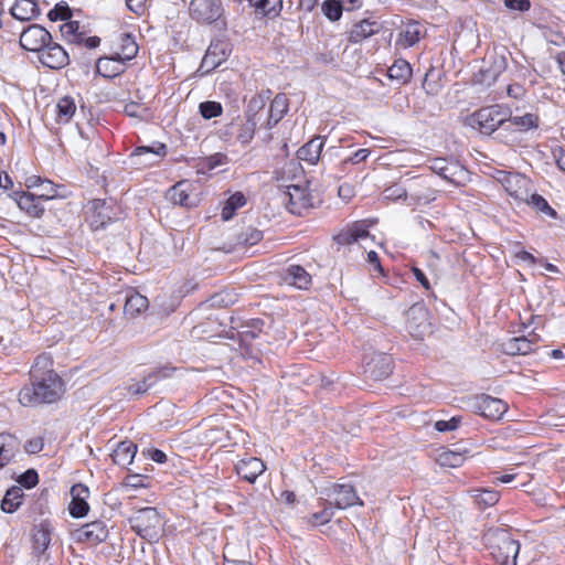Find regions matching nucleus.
<instances>
[{
	"label": "nucleus",
	"instance_id": "obj_1",
	"mask_svg": "<svg viewBox=\"0 0 565 565\" xmlns=\"http://www.w3.org/2000/svg\"><path fill=\"white\" fill-rule=\"evenodd\" d=\"M53 355L42 352L35 356L29 370V382L18 392L23 407H38L61 402L66 394V383L54 367Z\"/></svg>",
	"mask_w": 565,
	"mask_h": 565
},
{
	"label": "nucleus",
	"instance_id": "obj_2",
	"mask_svg": "<svg viewBox=\"0 0 565 565\" xmlns=\"http://www.w3.org/2000/svg\"><path fill=\"white\" fill-rule=\"evenodd\" d=\"M20 46L38 55L39 62L51 70H62L70 64V55L52 34L40 24H30L19 36Z\"/></svg>",
	"mask_w": 565,
	"mask_h": 565
},
{
	"label": "nucleus",
	"instance_id": "obj_3",
	"mask_svg": "<svg viewBox=\"0 0 565 565\" xmlns=\"http://www.w3.org/2000/svg\"><path fill=\"white\" fill-rule=\"evenodd\" d=\"M508 113L499 104L489 105L475 110L466 119V124L482 135L490 136L498 128L505 127Z\"/></svg>",
	"mask_w": 565,
	"mask_h": 565
},
{
	"label": "nucleus",
	"instance_id": "obj_4",
	"mask_svg": "<svg viewBox=\"0 0 565 565\" xmlns=\"http://www.w3.org/2000/svg\"><path fill=\"white\" fill-rule=\"evenodd\" d=\"M488 548L493 559L500 565H515L520 552L519 541L504 531L490 534L487 537Z\"/></svg>",
	"mask_w": 565,
	"mask_h": 565
},
{
	"label": "nucleus",
	"instance_id": "obj_5",
	"mask_svg": "<svg viewBox=\"0 0 565 565\" xmlns=\"http://www.w3.org/2000/svg\"><path fill=\"white\" fill-rule=\"evenodd\" d=\"M129 523L137 535L150 541L159 536L162 518L156 508H143L129 519Z\"/></svg>",
	"mask_w": 565,
	"mask_h": 565
},
{
	"label": "nucleus",
	"instance_id": "obj_6",
	"mask_svg": "<svg viewBox=\"0 0 565 565\" xmlns=\"http://www.w3.org/2000/svg\"><path fill=\"white\" fill-rule=\"evenodd\" d=\"M495 180L507 194L516 203H524L531 193V180L516 172L498 171Z\"/></svg>",
	"mask_w": 565,
	"mask_h": 565
},
{
	"label": "nucleus",
	"instance_id": "obj_7",
	"mask_svg": "<svg viewBox=\"0 0 565 565\" xmlns=\"http://www.w3.org/2000/svg\"><path fill=\"white\" fill-rule=\"evenodd\" d=\"M115 220H117V212L114 203L102 199L89 202L86 210V222L92 231L105 230Z\"/></svg>",
	"mask_w": 565,
	"mask_h": 565
},
{
	"label": "nucleus",
	"instance_id": "obj_8",
	"mask_svg": "<svg viewBox=\"0 0 565 565\" xmlns=\"http://www.w3.org/2000/svg\"><path fill=\"white\" fill-rule=\"evenodd\" d=\"M323 493L329 504L339 510H345L353 505L362 507L364 504L363 500L358 495L355 488L350 483H331L324 488Z\"/></svg>",
	"mask_w": 565,
	"mask_h": 565
},
{
	"label": "nucleus",
	"instance_id": "obj_9",
	"mask_svg": "<svg viewBox=\"0 0 565 565\" xmlns=\"http://www.w3.org/2000/svg\"><path fill=\"white\" fill-rule=\"evenodd\" d=\"M541 341V335L532 330L526 335L523 334L503 340L500 343V349L504 354L512 356L527 355L539 350Z\"/></svg>",
	"mask_w": 565,
	"mask_h": 565
},
{
	"label": "nucleus",
	"instance_id": "obj_10",
	"mask_svg": "<svg viewBox=\"0 0 565 565\" xmlns=\"http://www.w3.org/2000/svg\"><path fill=\"white\" fill-rule=\"evenodd\" d=\"M189 12L196 22L211 24L222 18L224 9L221 0H191Z\"/></svg>",
	"mask_w": 565,
	"mask_h": 565
},
{
	"label": "nucleus",
	"instance_id": "obj_11",
	"mask_svg": "<svg viewBox=\"0 0 565 565\" xmlns=\"http://www.w3.org/2000/svg\"><path fill=\"white\" fill-rule=\"evenodd\" d=\"M282 202L288 211L295 215H303L312 207V196L309 191L300 185H288L282 193Z\"/></svg>",
	"mask_w": 565,
	"mask_h": 565
},
{
	"label": "nucleus",
	"instance_id": "obj_12",
	"mask_svg": "<svg viewBox=\"0 0 565 565\" xmlns=\"http://www.w3.org/2000/svg\"><path fill=\"white\" fill-rule=\"evenodd\" d=\"M473 407L477 414L491 420H500L509 408L503 399L487 394L477 396Z\"/></svg>",
	"mask_w": 565,
	"mask_h": 565
},
{
	"label": "nucleus",
	"instance_id": "obj_13",
	"mask_svg": "<svg viewBox=\"0 0 565 565\" xmlns=\"http://www.w3.org/2000/svg\"><path fill=\"white\" fill-rule=\"evenodd\" d=\"M281 284L299 290H309L312 287V276L305 267L298 264H290L279 271Z\"/></svg>",
	"mask_w": 565,
	"mask_h": 565
},
{
	"label": "nucleus",
	"instance_id": "obj_14",
	"mask_svg": "<svg viewBox=\"0 0 565 565\" xmlns=\"http://www.w3.org/2000/svg\"><path fill=\"white\" fill-rule=\"evenodd\" d=\"M236 475L248 483H255L257 478L266 471V463L258 457L245 456L234 466Z\"/></svg>",
	"mask_w": 565,
	"mask_h": 565
},
{
	"label": "nucleus",
	"instance_id": "obj_15",
	"mask_svg": "<svg viewBox=\"0 0 565 565\" xmlns=\"http://www.w3.org/2000/svg\"><path fill=\"white\" fill-rule=\"evenodd\" d=\"M429 169L444 180L460 185L465 169L457 161H448L443 158H435L429 161Z\"/></svg>",
	"mask_w": 565,
	"mask_h": 565
},
{
	"label": "nucleus",
	"instance_id": "obj_16",
	"mask_svg": "<svg viewBox=\"0 0 565 565\" xmlns=\"http://www.w3.org/2000/svg\"><path fill=\"white\" fill-rule=\"evenodd\" d=\"M108 537V529L104 521L96 520L82 525L76 532L77 542L88 544L90 546L98 545Z\"/></svg>",
	"mask_w": 565,
	"mask_h": 565
},
{
	"label": "nucleus",
	"instance_id": "obj_17",
	"mask_svg": "<svg viewBox=\"0 0 565 565\" xmlns=\"http://www.w3.org/2000/svg\"><path fill=\"white\" fill-rule=\"evenodd\" d=\"M72 500L68 505V512L71 516L75 519L84 518L89 512V504L87 502L89 498V489L83 483H76L71 488Z\"/></svg>",
	"mask_w": 565,
	"mask_h": 565
},
{
	"label": "nucleus",
	"instance_id": "obj_18",
	"mask_svg": "<svg viewBox=\"0 0 565 565\" xmlns=\"http://www.w3.org/2000/svg\"><path fill=\"white\" fill-rule=\"evenodd\" d=\"M127 70V63L113 53L108 56H100L96 61V73L107 79H113Z\"/></svg>",
	"mask_w": 565,
	"mask_h": 565
},
{
	"label": "nucleus",
	"instance_id": "obj_19",
	"mask_svg": "<svg viewBox=\"0 0 565 565\" xmlns=\"http://www.w3.org/2000/svg\"><path fill=\"white\" fill-rule=\"evenodd\" d=\"M393 359L386 353H374L366 363L365 373L373 380H382L387 377L393 371Z\"/></svg>",
	"mask_w": 565,
	"mask_h": 565
},
{
	"label": "nucleus",
	"instance_id": "obj_20",
	"mask_svg": "<svg viewBox=\"0 0 565 565\" xmlns=\"http://www.w3.org/2000/svg\"><path fill=\"white\" fill-rule=\"evenodd\" d=\"M15 202L21 211L33 218H41L44 215L45 209L38 199L30 191H19L14 193Z\"/></svg>",
	"mask_w": 565,
	"mask_h": 565
},
{
	"label": "nucleus",
	"instance_id": "obj_21",
	"mask_svg": "<svg viewBox=\"0 0 565 565\" xmlns=\"http://www.w3.org/2000/svg\"><path fill=\"white\" fill-rule=\"evenodd\" d=\"M138 51L139 46L135 38L129 33H120L113 43V54L126 63L135 58Z\"/></svg>",
	"mask_w": 565,
	"mask_h": 565
},
{
	"label": "nucleus",
	"instance_id": "obj_22",
	"mask_svg": "<svg viewBox=\"0 0 565 565\" xmlns=\"http://www.w3.org/2000/svg\"><path fill=\"white\" fill-rule=\"evenodd\" d=\"M380 24L369 19L361 20L352 25L348 32V42L359 44L370 36L380 32Z\"/></svg>",
	"mask_w": 565,
	"mask_h": 565
},
{
	"label": "nucleus",
	"instance_id": "obj_23",
	"mask_svg": "<svg viewBox=\"0 0 565 565\" xmlns=\"http://www.w3.org/2000/svg\"><path fill=\"white\" fill-rule=\"evenodd\" d=\"M192 184L188 180H182L172 185L166 193V200L173 205L190 207L192 205L190 193Z\"/></svg>",
	"mask_w": 565,
	"mask_h": 565
},
{
	"label": "nucleus",
	"instance_id": "obj_24",
	"mask_svg": "<svg viewBox=\"0 0 565 565\" xmlns=\"http://www.w3.org/2000/svg\"><path fill=\"white\" fill-rule=\"evenodd\" d=\"M469 457L471 456L468 449L457 451L441 448L436 454L435 461L443 468H458L461 467Z\"/></svg>",
	"mask_w": 565,
	"mask_h": 565
},
{
	"label": "nucleus",
	"instance_id": "obj_25",
	"mask_svg": "<svg viewBox=\"0 0 565 565\" xmlns=\"http://www.w3.org/2000/svg\"><path fill=\"white\" fill-rule=\"evenodd\" d=\"M289 100L284 93H278L271 100L269 106V114L266 121V128L271 129L275 127L288 113Z\"/></svg>",
	"mask_w": 565,
	"mask_h": 565
},
{
	"label": "nucleus",
	"instance_id": "obj_26",
	"mask_svg": "<svg viewBox=\"0 0 565 565\" xmlns=\"http://www.w3.org/2000/svg\"><path fill=\"white\" fill-rule=\"evenodd\" d=\"M149 307L148 298L138 291H131L127 295L124 305V315L128 319H135L143 313Z\"/></svg>",
	"mask_w": 565,
	"mask_h": 565
},
{
	"label": "nucleus",
	"instance_id": "obj_27",
	"mask_svg": "<svg viewBox=\"0 0 565 565\" xmlns=\"http://www.w3.org/2000/svg\"><path fill=\"white\" fill-rule=\"evenodd\" d=\"M10 14L19 21H31L39 17L40 8L35 0H15Z\"/></svg>",
	"mask_w": 565,
	"mask_h": 565
},
{
	"label": "nucleus",
	"instance_id": "obj_28",
	"mask_svg": "<svg viewBox=\"0 0 565 565\" xmlns=\"http://www.w3.org/2000/svg\"><path fill=\"white\" fill-rule=\"evenodd\" d=\"M422 36L423 26L418 22H408L401 30L396 40V45L403 49H408L418 43Z\"/></svg>",
	"mask_w": 565,
	"mask_h": 565
},
{
	"label": "nucleus",
	"instance_id": "obj_29",
	"mask_svg": "<svg viewBox=\"0 0 565 565\" xmlns=\"http://www.w3.org/2000/svg\"><path fill=\"white\" fill-rule=\"evenodd\" d=\"M323 145L324 139L322 137H315L299 148L297 156L302 161L316 164L320 159Z\"/></svg>",
	"mask_w": 565,
	"mask_h": 565
},
{
	"label": "nucleus",
	"instance_id": "obj_30",
	"mask_svg": "<svg viewBox=\"0 0 565 565\" xmlns=\"http://www.w3.org/2000/svg\"><path fill=\"white\" fill-rule=\"evenodd\" d=\"M540 124V117L536 114L526 113L522 116H509L505 124L504 130H512L513 128L518 131H527L536 129Z\"/></svg>",
	"mask_w": 565,
	"mask_h": 565
},
{
	"label": "nucleus",
	"instance_id": "obj_31",
	"mask_svg": "<svg viewBox=\"0 0 565 565\" xmlns=\"http://www.w3.org/2000/svg\"><path fill=\"white\" fill-rule=\"evenodd\" d=\"M137 452V445L131 440L120 441L111 454V459L115 465L125 466L132 462Z\"/></svg>",
	"mask_w": 565,
	"mask_h": 565
},
{
	"label": "nucleus",
	"instance_id": "obj_32",
	"mask_svg": "<svg viewBox=\"0 0 565 565\" xmlns=\"http://www.w3.org/2000/svg\"><path fill=\"white\" fill-rule=\"evenodd\" d=\"M60 31L68 43L82 45L85 40L86 30L79 21L70 20L61 25Z\"/></svg>",
	"mask_w": 565,
	"mask_h": 565
},
{
	"label": "nucleus",
	"instance_id": "obj_33",
	"mask_svg": "<svg viewBox=\"0 0 565 565\" xmlns=\"http://www.w3.org/2000/svg\"><path fill=\"white\" fill-rule=\"evenodd\" d=\"M76 103L72 96H64L56 103L55 121L60 125L68 124L76 113Z\"/></svg>",
	"mask_w": 565,
	"mask_h": 565
},
{
	"label": "nucleus",
	"instance_id": "obj_34",
	"mask_svg": "<svg viewBox=\"0 0 565 565\" xmlns=\"http://www.w3.org/2000/svg\"><path fill=\"white\" fill-rule=\"evenodd\" d=\"M255 11L263 17L276 19L282 10V0H248Z\"/></svg>",
	"mask_w": 565,
	"mask_h": 565
},
{
	"label": "nucleus",
	"instance_id": "obj_35",
	"mask_svg": "<svg viewBox=\"0 0 565 565\" xmlns=\"http://www.w3.org/2000/svg\"><path fill=\"white\" fill-rule=\"evenodd\" d=\"M23 499L24 492L22 488L19 486H12L7 490L1 501V510L6 513H13L21 507Z\"/></svg>",
	"mask_w": 565,
	"mask_h": 565
},
{
	"label": "nucleus",
	"instance_id": "obj_36",
	"mask_svg": "<svg viewBox=\"0 0 565 565\" xmlns=\"http://www.w3.org/2000/svg\"><path fill=\"white\" fill-rule=\"evenodd\" d=\"M413 70L411 64L403 58L396 60L387 70V76L397 81L399 84H406L411 81Z\"/></svg>",
	"mask_w": 565,
	"mask_h": 565
},
{
	"label": "nucleus",
	"instance_id": "obj_37",
	"mask_svg": "<svg viewBox=\"0 0 565 565\" xmlns=\"http://www.w3.org/2000/svg\"><path fill=\"white\" fill-rule=\"evenodd\" d=\"M246 204V198L242 192L232 194L222 206L221 217L223 221L231 220L236 211Z\"/></svg>",
	"mask_w": 565,
	"mask_h": 565
},
{
	"label": "nucleus",
	"instance_id": "obj_38",
	"mask_svg": "<svg viewBox=\"0 0 565 565\" xmlns=\"http://www.w3.org/2000/svg\"><path fill=\"white\" fill-rule=\"evenodd\" d=\"M427 321V311L424 309H412L408 312L407 318V329L408 331L415 335L420 337L424 333L425 322Z\"/></svg>",
	"mask_w": 565,
	"mask_h": 565
},
{
	"label": "nucleus",
	"instance_id": "obj_39",
	"mask_svg": "<svg viewBox=\"0 0 565 565\" xmlns=\"http://www.w3.org/2000/svg\"><path fill=\"white\" fill-rule=\"evenodd\" d=\"M524 204L532 206L536 212L545 216L557 218L556 210L553 209L541 194L530 193L529 199L524 201Z\"/></svg>",
	"mask_w": 565,
	"mask_h": 565
},
{
	"label": "nucleus",
	"instance_id": "obj_40",
	"mask_svg": "<svg viewBox=\"0 0 565 565\" xmlns=\"http://www.w3.org/2000/svg\"><path fill=\"white\" fill-rule=\"evenodd\" d=\"M13 438L8 434H0V469L8 466L14 458Z\"/></svg>",
	"mask_w": 565,
	"mask_h": 565
},
{
	"label": "nucleus",
	"instance_id": "obj_41",
	"mask_svg": "<svg viewBox=\"0 0 565 565\" xmlns=\"http://www.w3.org/2000/svg\"><path fill=\"white\" fill-rule=\"evenodd\" d=\"M475 492L472 497L480 509L493 507L500 500V493L492 489H477Z\"/></svg>",
	"mask_w": 565,
	"mask_h": 565
},
{
	"label": "nucleus",
	"instance_id": "obj_42",
	"mask_svg": "<svg viewBox=\"0 0 565 565\" xmlns=\"http://www.w3.org/2000/svg\"><path fill=\"white\" fill-rule=\"evenodd\" d=\"M33 548L38 553H44L51 543V532L43 525L36 527L32 534Z\"/></svg>",
	"mask_w": 565,
	"mask_h": 565
},
{
	"label": "nucleus",
	"instance_id": "obj_43",
	"mask_svg": "<svg viewBox=\"0 0 565 565\" xmlns=\"http://www.w3.org/2000/svg\"><path fill=\"white\" fill-rule=\"evenodd\" d=\"M255 131L256 120L254 119V116H248L246 122L239 126L236 138L242 145H247L253 140Z\"/></svg>",
	"mask_w": 565,
	"mask_h": 565
},
{
	"label": "nucleus",
	"instance_id": "obj_44",
	"mask_svg": "<svg viewBox=\"0 0 565 565\" xmlns=\"http://www.w3.org/2000/svg\"><path fill=\"white\" fill-rule=\"evenodd\" d=\"M199 113L204 119H212L223 114V106L215 100L202 102L199 105Z\"/></svg>",
	"mask_w": 565,
	"mask_h": 565
},
{
	"label": "nucleus",
	"instance_id": "obj_45",
	"mask_svg": "<svg viewBox=\"0 0 565 565\" xmlns=\"http://www.w3.org/2000/svg\"><path fill=\"white\" fill-rule=\"evenodd\" d=\"M334 512L331 508L326 505V501H323V508L319 512L312 513L310 516H308L307 522L311 526H320L329 523L331 519L333 518Z\"/></svg>",
	"mask_w": 565,
	"mask_h": 565
},
{
	"label": "nucleus",
	"instance_id": "obj_46",
	"mask_svg": "<svg viewBox=\"0 0 565 565\" xmlns=\"http://www.w3.org/2000/svg\"><path fill=\"white\" fill-rule=\"evenodd\" d=\"M263 239V232L256 227H247L238 235V243L244 246H254Z\"/></svg>",
	"mask_w": 565,
	"mask_h": 565
},
{
	"label": "nucleus",
	"instance_id": "obj_47",
	"mask_svg": "<svg viewBox=\"0 0 565 565\" xmlns=\"http://www.w3.org/2000/svg\"><path fill=\"white\" fill-rule=\"evenodd\" d=\"M324 15L331 21H338L343 11V6L340 0H326L322 4Z\"/></svg>",
	"mask_w": 565,
	"mask_h": 565
},
{
	"label": "nucleus",
	"instance_id": "obj_48",
	"mask_svg": "<svg viewBox=\"0 0 565 565\" xmlns=\"http://www.w3.org/2000/svg\"><path fill=\"white\" fill-rule=\"evenodd\" d=\"M38 199L49 201L57 198V188L51 181L47 180L40 188H38L34 192H32Z\"/></svg>",
	"mask_w": 565,
	"mask_h": 565
},
{
	"label": "nucleus",
	"instance_id": "obj_49",
	"mask_svg": "<svg viewBox=\"0 0 565 565\" xmlns=\"http://www.w3.org/2000/svg\"><path fill=\"white\" fill-rule=\"evenodd\" d=\"M412 198L417 204H429L436 199L437 191L430 186H424V191L412 189Z\"/></svg>",
	"mask_w": 565,
	"mask_h": 565
},
{
	"label": "nucleus",
	"instance_id": "obj_50",
	"mask_svg": "<svg viewBox=\"0 0 565 565\" xmlns=\"http://www.w3.org/2000/svg\"><path fill=\"white\" fill-rule=\"evenodd\" d=\"M373 225L372 221L369 220H362L353 222L352 224L348 225L350 230L353 233V236L356 241L360 238H365L370 235V227Z\"/></svg>",
	"mask_w": 565,
	"mask_h": 565
},
{
	"label": "nucleus",
	"instance_id": "obj_51",
	"mask_svg": "<svg viewBox=\"0 0 565 565\" xmlns=\"http://www.w3.org/2000/svg\"><path fill=\"white\" fill-rule=\"evenodd\" d=\"M51 21H70L72 11L67 4L57 3L47 14Z\"/></svg>",
	"mask_w": 565,
	"mask_h": 565
},
{
	"label": "nucleus",
	"instance_id": "obj_52",
	"mask_svg": "<svg viewBox=\"0 0 565 565\" xmlns=\"http://www.w3.org/2000/svg\"><path fill=\"white\" fill-rule=\"evenodd\" d=\"M124 486L127 488H132V489L149 488L150 487L149 477L143 476V475H138V473L128 475L124 479Z\"/></svg>",
	"mask_w": 565,
	"mask_h": 565
},
{
	"label": "nucleus",
	"instance_id": "obj_53",
	"mask_svg": "<svg viewBox=\"0 0 565 565\" xmlns=\"http://www.w3.org/2000/svg\"><path fill=\"white\" fill-rule=\"evenodd\" d=\"M18 483L26 489H32L39 483V475L35 469H28L17 479Z\"/></svg>",
	"mask_w": 565,
	"mask_h": 565
},
{
	"label": "nucleus",
	"instance_id": "obj_54",
	"mask_svg": "<svg viewBox=\"0 0 565 565\" xmlns=\"http://www.w3.org/2000/svg\"><path fill=\"white\" fill-rule=\"evenodd\" d=\"M460 423H461V417H457V416H454L448 420L440 419L435 423V429L440 433L451 431V430L457 429L459 427Z\"/></svg>",
	"mask_w": 565,
	"mask_h": 565
},
{
	"label": "nucleus",
	"instance_id": "obj_55",
	"mask_svg": "<svg viewBox=\"0 0 565 565\" xmlns=\"http://www.w3.org/2000/svg\"><path fill=\"white\" fill-rule=\"evenodd\" d=\"M268 95H265L264 93H260V94H257L255 96H253L250 99H249V103H248V113H254L252 116L255 117V114L263 109L265 106H266V102L268 99Z\"/></svg>",
	"mask_w": 565,
	"mask_h": 565
},
{
	"label": "nucleus",
	"instance_id": "obj_56",
	"mask_svg": "<svg viewBox=\"0 0 565 565\" xmlns=\"http://www.w3.org/2000/svg\"><path fill=\"white\" fill-rule=\"evenodd\" d=\"M44 439L41 436L33 437L24 444V450L29 455H35L43 450Z\"/></svg>",
	"mask_w": 565,
	"mask_h": 565
},
{
	"label": "nucleus",
	"instance_id": "obj_57",
	"mask_svg": "<svg viewBox=\"0 0 565 565\" xmlns=\"http://www.w3.org/2000/svg\"><path fill=\"white\" fill-rule=\"evenodd\" d=\"M218 45L217 44H211L204 55V58H203V64H206V65H211L212 67H215L217 65H220L222 63V61L224 60V57H220L217 58L216 57V50H217Z\"/></svg>",
	"mask_w": 565,
	"mask_h": 565
},
{
	"label": "nucleus",
	"instance_id": "obj_58",
	"mask_svg": "<svg viewBox=\"0 0 565 565\" xmlns=\"http://www.w3.org/2000/svg\"><path fill=\"white\" fill-rule=\"evenodd\" d=\"M145 153H154L157 156H164L166 154V145L164 143H159V146L157 148H152V147H147V146H140V147H137L134 151H132V156H142Z\"/></svg>",
	"mask_w": 565,
	"mask_h": 565
},
{
	"label": "nucleus",
	"instance_id": "obj_59",
	"mask_svg": "<svg viewBox=\"0 0 565 565\" xmlns=\"http://www.w3.org/2000/svg\"><path fill=\"white\" fill-rule=\"evenodd\" d=\"M264 324H265L264 320H262V319H258V318L252 319L250 322L245 326V327H250L252 330L250 331L245 330L242 333L246 334V335H250V338H256L259 335V333H262Z\"/></svg>",
	"mask_w": 565,
	"mask_h": 565
},
{
	"label": "nucleus",
	"instance_id": "obj_60",
	"mask_svg": "<svg viewBox=\"0 0 565 565\" xmlns=\"http://www.w3.org/2000/svg\"><path fill=\"white\" fill-rule=\"evenodd\" d=\"M334 241L340 245H351L356 242L353 236L352 231L349 226H347L343 231H341L335 237Z\"/></svg>",
	"mask_w": 565,
	"mask_h": 565
},
{
	"label": "nucleus",
	"instance_id": "obj_61",
	"mask_svg": "<svg viewBox=\"0 0 565 565\" xmlns=\"http://www.w3.org/2000/svg\"><path fill=\"white\" fill-rule=\"evenodd\" d=\"M146 2L147 0H126V6L131 12L140 17L146 12Z\"/></svg>",
	"mask_w": 565,
	"mask_h": 565
},
{
	"label": "nucleus",
	"instance_id": "obj_62",
	"mask_svg": "<svg viewBox=\"0 0 565 565\" xmlns=\"http://www.w3.org/2000/svg\"><path fill=\"white\" fill-rule=\"evenodd\" d=\"M507 8L518 11H527L531 7L530 0H504Z\"/></svg>",
	"mask_w": 565,
	"mask_h": 565
},
{
	"label": "nucleus",
	"instance_id": "obj_63",
	"mask_svg": "<svg viewBox=\"0 0 565 565\" xmlns=\"http://www.w3.org/2000/svg\"><path fill=\"white\" fill-rule=\"evenodd\" d=\"M367 263L373 267V269L380 275L384 276V269L380 260V256L375 250H370L367 253Z\"/></svg>",
	"mask_w": 565,
	"mask_h": 565
},
{
	"label": "nucleus",
	"instance_id": "obj_64",
	"mask_svg": "<svg viewBox=\"0 0 565 565\" xmlns=\"http://www.w3.org/2000/svg\"><path fill=\"white\" fill-rule=\"evenodd\" d=\"M371 151L366 148H361L356 150L352 156H350L345 162H350L352 164L360 163L362 161H365L367 157L370 156Z\"/></svg>",
	"mask_w": 565,
	"mask_h": 565
}]
</instances>
